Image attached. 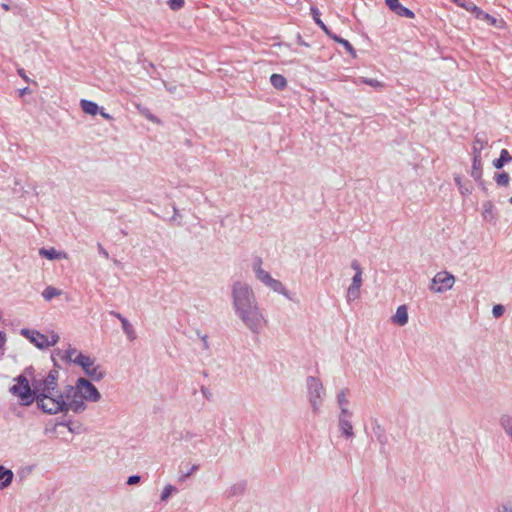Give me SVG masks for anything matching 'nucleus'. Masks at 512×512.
Instances as JSON below:
<instances>
[{"label":"nucleus","mask_w":512,"mask_h":512,"mask_svg":"<svg viewBox=\"0 0 512 512\" xmlns=\"http://www.w3.org/2000/svg\"><path fill=\"white\" fill-rule=\"evenodd\" d=\"M231 301L236 317L252 334H259L267 325V319L251 285L244 281L233 282Z\"/></svg>","instance_id":"nucleus-1"},{"label":"nucleus","mask_w":512,"mask_h":512,"mask_svg":"<svg viewBox=\"0 0 512 512\" xmlns=\"http://www.w3.org/2000/svg\"><path fill=\"white\" fill-rule=\"evenodd\" d=\"M307 400L313 415H319L322 412L326 399V389L322 380L316 376H308L305 379Z\"/></svg>","instance_id":"nucleus-2"},{"label":"nucleus","mask_w":512,"mask_h":512,"mask_svg":"<svg viewBox=\"0 0 512 512\" xmlns=\"http://www.w3.org/2000/svg\"><path fill=\"white\" fill-rule=\"evenodd\" d=\"M252 270L255 274V277L262 284L267 286L273 292L278 293L287 299H290L289 291L285 288L283 283L271 276V274L263 269L262 260L260 258H256L252 263Z\"/></svg>","instance_id":"nucleus-3"},{"label":"nucleus","mask_w":512,"mask_h":512,"mask_svg":"<svg viewBox=\"0 0 512 512\" xmlns=\"http://www.w3.org/2000/svg\"><path fill=\"white\" fill-rule=\"evenodd\" d=\"M252 270L255 274V277L262 284L267 286L273 292L278 293L287 299H290L289 291L285 288L283 283L271 276V274L263 269L262 260L260 258H256L252 263Z\"/></svg>","instance_id":"nucleus-4"},{"label":"nucleus","mask_w":512,"mask_h":512,"mask_svg":"<svg viewBox=\"0 0 512 512\" xmlns=\"http://www.w3.org/2000/svg\"><path fill=\"white\" fill-rule=\"evenodd\" d=\"M9 392L18 399L22 406H29L36 401L35 388H31L28 379L24 375L14 378V384L9 388Z\"/></svg>","instance_id":"nucleus-5"},{"label":"nucleus","mask_w":512,"mask_h":512,"mask_svg":"<svg viewBox=\"0 0 512 512\" xmlns=\"http://www.w3.org/2000/svg\"><path fill=\"white\" fill-rule=\"evenodd\" d=\"M62 391H56L54 395L42 394L36 397V403L39 409L44 413L54 415L58 413H65V400Z\"/></svg>","instance_id":"nucleus-6"},{"label":"nucleus","mask_w":512,"mask_h":512,"mask_svg":"<svg viewBox=\"0 0 512 512\" xmlns=\"http://www.w3.org/2000/svg\"><path fill=\"white\" fill-rule=\"evenodd\" d=\"M20 334L27 338L39 349H46L56 345L60 339L55 331H50L47 334H42L38 330L23 328Z\"/></svg>","instance_id":"nucleus-7"},{"label":"nucleus","mask_w":512,"mask_h":512,"mask_svg":"<svg viewBox=\"0 0 512 512\" xmlns=\"http://www.w3.org/2000/svg\"><path fill=\"white\" fill-rule=\"evenodd\" d=\"M74 364L80 366L84 373L94 381H100L105 376V371L102 366L96 363L94 357L77 354L74 359Z\"/></svg>","instance_id":"nucleus-8"},{"label":"nucleus","mask_w":512,"mask_h":512,"mask_svg":"<svg viewBox=\"0 0 512 512\" xmlns=\"http://www.w3.org/2000/svg\"><path fill=\"white\" fill-rule=\"evenodd\" d=\"M63 394L65 396V413L72 411L79 414L87 409V404L76 390L75 385H66L63 388Z\"/></svg>","instance_id":"nucleus-9"},{"label":"nucleus","mask_w":512,"mask_h":512,"mask_svg":"<svg viewBox=\"0 0 512 512\" xmlns=\"http://www.w3.org/2000/svg\"><path fill=\"white\" fill-rule=\"evenodd\" d=\"M351 268L355 271L351 283L346 290V301L352 303L360 298L363 284V270L357 260L351 262Z\"/></svg>","instance_id":"nucleus-10"},{"label":"nucleus","mask_w":512,"mask_h":512,"mask_svg":"<svg viewBox=\"0 0 512 512\" xmlns=\"http://www.w3.org/2000/svg\"><path fill=\"white\" fill-rule=\"evenodd\" d=\"M455 277L448 271L436 273L430 281L429 290L433 293H445L453 288Z\"/></svg>","instance_id":"nucleus-11"},{"label":"nucleus","mask_w":512,"mask_h":512,"mask_svg":"<svg viewBox=\"0 0 512 512\" xmlns=\"http://www.w3.org/2000/svg\"><path fill=\"white\" fill-rule=\"evenodd\" d=\"M58 371L51 370L44 379L36 380L33 383L35 388L36 397L42 394L54 395L58 389Z\"/></svg>","instance_id":"nucleus-12"},{"label":"nucleus","mask_w":512,"mask_h":512,"mask_svg":"<svg viewBox=\"0 0 512 512\" xmlns=\"http://www.w3.org/2000/svg\"><path fill=\"white\" fill-rule=\"evenodd\" d=\"M76 390L86 402L96 403L101 399L99 390L86 378H79L75 382Z\"/></svg>","instance_id":"nucleus-13"},{"label":"nucleus","mask_w":512,"mask_h":512,"mask_svg":"<svg viewBox=\"0 0 512 512\" xmlns=\"http://www.w3.org/2000/svg\"><path fill=\"white\" fill-rule=\"evenodd\" d=\"M352 417L353 412H344L339 413L338 415V428L341 435L346 439H351L354 437L353 425L351 422Z\"/></svg>","instance_id":"nucleus-14"},{"label":"nucleus","mask_w":512,"mask_h":512,"mask_svg":"<svg viewBox=\"0 0 512 512\" xmlns=\"http://www.w3.org/2000/svg\"><path fill=\"white\" fill-rule=\"evenodd\" d=\"M350 390L347 387L339 389L336 393V403L339 413L352 412L350 410Z\"/></svg>","instance_id":"nucleus-15"},{"label":"nucleus","mask_w":512,"mask_h":512,"mask_svg":"<svg viewBox=\"0 0 512 512\" xmlns=\"http://www.w3.org/2000/svg\"><path fill=\"white\" fill-rule=\"evenodd\" d=\"M385 3L392 12L400 17H406L409 19H413L415 17L414 12L403 6L399 0H385Z\"/></svg>","instance_id":"nucleus-16"},{"label":"nucleus","mask_w":512,"mask_h":512,"mask_svg":"<svg viewBox=\"0 0 512 512\" xmlns=\"http://www.w3.org/2000/svg\"><path fill=\"white\" fill-rule=\"evenodd\" d=\"M409 321L408 309L406 305L397 307L395 314L391 317V322L398 326H405Z\"/></svg>","instance_id":"nucleus-17"},{"label":"nucleus","mask_w":512,"mask_h":512,"mask_svg":"<svg viewBox=\"0 0 512 512\" xmlns=\"http://www.w3.org/2000/svg\"><path fill=\"white\" fill-rule=\"evenodd\" d=\"M111 315H113L115 318H117L121 325H122V329H123V332L126 334L127 338L130 340V341H134L136 339V333H135V330L133 328V326L130 324V322L120 313L118 312H111Z\"/></svg>","instance_id":"nucleus-18"},{"label":"nucleus","mask_w":512,"mask_h":512,"mask_svg":"<svg viewBox=\"0 0 512 512\" xmlns=\"http://www.w3.org/2000/svg\"><path fill=\"white\" fill-rule=\"evenodd\" d=\"M474 16H475V18H477L479 20L487 22L491 26H495V27H499V28H501L503 26V21L497 20L495 17L484 12L479 7L475 11Z\"/></svg>","instance_id":"nucleus-19"},{"label":"nucleus","mask_w":512,"mask_h":512,"mask_svg":"<svg viewBox=\"0 0 512 512\" xmlns=\"http://www.w3.org/2000/svg\"><path fill=\"white\" fill-rule=\"evenodd\" d=\"M14 478V473L11 469L0 465V490H3L11 485Z\"/></svg>","instance_id":"nucleus-20"},{"label":"nucleus","mask_w":512,"mask_h":512,"mask_svg":"<svg viewBox=\"0 0 512 512\" xmlns=\"http://www.w3.org/2000/svg\"><path fill=\"white\" fill-rule=\"evenodd\" d=\"M471 177L475 181H477L479 183H482V161H481V156L475 155V157L472 158Z\"/></svg>","instance_id":"nucleus-21"},{"label":"nucleus","mask_w":512,"mask_h":512,"mask_svg":"<svg viewBox=\"0 0 512 512\" xmlns=\"http://www.w3.org/2000/svg\"><path fill=\"white\" fill-rule=\"evenodd\" d=\"M39 254L49 260L67 259L68 257L66 252L58 251L55 248H41Z\"/></svg>","instance_id":"nucleus-22"},{"label":"nucleus","mask_w":512,"mask_h":512,"mask_svg":"<svg viewBox=\"0 0 512 512\" xmlns=\"http://www.w3.org/2000/svg\"><path fill=\"white\" fill-rule=\"evenodd\" d=\"M80 107L84 113L91 116L97 115L100 108L97 103L87 99L80 100Z\"/></svg>","instance_id":"nucleus-23"},{"label":"nucleus","mask_w":512,"mask_h":512,"mask_svg":"<svg viewBox=\"0 0 512 512\" xmlns=\"http://www.w3.org/2000/svg\"><path fill=\"white\" fill-rule=\"evenodd\" d=\"M482 216H483L484 220L489 221V222H492L496 219L494 205L491 201H486L483 203Z\"/></svg>","instance_id":"nucleus-24"},{"label":"nucleus","mask_w":512,"mask_h":512,"mask_svg":"<svg viewBox=\"0 0 512 512\" xmlns=\"http://www.w3.org/2000/svg\"><path fill=\"white\" fill-rule=\"evenodd\" d=\"M311 14L313 16V19L315 23L329 36L333 35V33L328 29V27L324 24V22L320 19V11L318 8L312 6L311 7Z\"/></svg>","instance_id":"nucleus-25"},{"label":"nucleus","mask_w":512,"mask_h":512,"mask_svg":"<svg viewBox=\"0 0 512 512\" xmlns=\"http://www.w3.org/2000/svg\"><path fill=\"white\" fill-rule=\"evenodd\" d=\"M512 161V157L506 149H502L500 157L493 161V166L496 169H501L506 163Z\"/></svg>","instance_id":"nucleus-26"},{"label":"nucleus","mask_w":512,"mask_h":512,"mask_svg":"<svg viewBox=\"0 0 512 512\" xmlns=\"http://www.w3.org/2000/svg\"><path fill=\"white\" fill-rule=\"evenodd\" d=\"M270 82L271 85L278 90H282L287 86V81L281 74H272L270 76Z\"/></svg>","instance_id":"nucleus-27"},{"label":"nucleus","mask_w":512,"mask_h":512,"mask_svg":"<svg viewBox=\"0 0 512 512\" xmlns=\"http://www.w3.org/2000/svg\"><path fill=\"white\" fill-rule=\"evenodd\" d=\"M486 145L487 141L481 138L479 135H477L472 146L473 157H475V155L481 156V151L484 149Z\"/></svg>","instance_id":"nucleus-28"},{"label":"nucleus","mask_w":512,"mask_h":512,"mask_svg":"<svg viewBox=\"0 0 512 512\" xmlns=\"http://www.w3.org/2000/svg\"><path fill=\"white\" fill-rule=\"evenodd\" d=\"M331 39H333L335 42L337 43H340L341 45H343V47L345 48V50L353 57L355 58L356 57V51L355 49L353 48V46L349 43V41H347L346 39H343L339 36H337L336 34H333L331 35L330 37Z\"/></svg>","instance_id":"nucleus-29"},{"label":"nucleus","mask_w":512,"mask_h":512,"mask_svg":"<svg viewBox=\"0 0 512 512\" xmlns=\"http://www.w3.org/2000/svg\"><path fill=\"white\" fill-rule=\"evenodd\" d=\"M62 294L61 290L53 287V286H47L43 292H42V297L46 300V301H50L52 300L54 297L56 296H60Z\"/></svg>","instance_id":"nucleus-30"},{"label":"nucleus","mask_w":512,"mask_h":512,"mask_svg":"<svg viewBox=\"0 0 512 512\" xmlns=\"http://www.w3.org/2000/svg\"><path fill=\"white\" fill-rule=\"evenodd\" d=\"M175 492H177V488L175 486L171 484L165 485L160 494V500L162 502H166L170 498V496Z\"/></svg>","instance_id":"nucleus-31"},{"label":"nucleus","mask_w":512,"mask_h":512,"mask_svg":"<svg viewBox=\"0 0 512 512\" xmlns=\"http://www.w3.org/2000/svg\"><path fill=\"white\" fill-rule=\"evenodd\" d=\"M494 179L498 186H507L510 181V177L506 172L496 174Z\"/></svg>","instance_id":"nucleus-32"},{"label":"nucleus","mask_w":512,"mask_h":512,"mask_svg":"<svg viewBox=\"0 0 512 512\" xmlns=\"http://www.w3.org/2000/svg\"><path fill=\"white\" fill-rule=\"evenodd\" d=\"M459 7L464 8L467 11L472 12L473 14L477 10L478 6H476L472 2L464 1V0H453Z\"/></svg>","instance_id":"nucleus-33"},{"label":"nucleus","mask_w":512,"mask_h":512,"mask_svg":"<svg viewBox=\"0 0 512 512\" xmlns=\"http://www.w3.org/2000/svg\"><path fill=\"white\" fill-rule=\"evenodd\" d=\"M501 425L504 428L505 432L512 438V418L509 416L502 417Z\"/></svg>","instance_id":"nucleus-34"},{"label":"nucleus","mask_w":512,"mask_h":512,"mask_svg":"<svg viewBox=\"0 0 512 512\" xmlns=\"http://www.w3.org/2000/svg\"><path fill=\"white\" fill-rule=\"evenodd\" d=\"M196 437H197V435L193 431H190V430H183L179 434V440L184 441V442H190L193 439H195Z\"/></svg>","instance_id":"nucleus-35"},{"label":"nucleus","mask_w":512,"mask_h":512,"mask_svg":"<svg viewBox=\"0 0 512 512\" xmlns=\"http://www.w3.org/2000/svg\"><path fill=\"white\" fill-rule=\"evenodd\" d=\"M77 354H82L79 352L76 348L69 347L65 352V360L71 363H74V359L77 356Z\"/></svg>","instance_id":"nucleus-36"},{"label":"nucleus","mask_w":512,"mask_h":512,"mask_svg":"<svg viewBox=\"0 0 512 512\" xmlns=\"http://www.w3.org/2000/svg\"><path fill=\"white\" fill-rule=\"evenodd\" d=\"M360 82L364 83L366 85H369L371 87H374V88H382L383 87V83L378 81L377 79L362 77V78H360Z\"/></svg>","instance_id":"nucleus-37"},{"label":"nucleus","mask_w":512,"mask_h":512,"mask_svg":"<svg viewBox=\"0 0 512 512\" xmlns=\"http://www.w3.org/2000/svg\"><path fill=\"white\" fill-rule=\"evenodd\" d=\"M454 180H455L456 185L458 186L459 192L462 195H467L470 193V190L462 184L461 176H459V175L455 176Z\"/></svg>","instance_id":"nucleus-38"},{"label":"nucleus","mask_w":512,"mask_h":512,"mask_svg":"<svg viewBox=\"0 0 512 512\" xmlns=\"http://www.w3.org/2000/svg\"><path fill=\"white\" fill-rule=\"evenodd\" d=\"M184 0H168V5L171 10L177 11L184 6Z\"/></svg>","instance_id":"nucleus-39"},{"label":"nucleus","mask_w":512,"mask_h":512,"mask_svg":"<svg viewBox=\"0 0 512 512\" xmlns=\"http://www.w3.org/2000/svg\"><path fill=\"white\" fill-rule=\"evenodd\" d=\"M496 512H512V503L507 501L499 505Z\"/></svg>","instance_id":"nucleus-40"},{"label":"nucleus","mask_w":512,"mask_h":512,"mask_svg":"<svg viewBox=\"0 0 512 512\" xmlns=\"http://www.w3.org/2000/svg\"><path fill=\"white\" fill-rule=\"evenodd\" d=\"M504 313V307L500 304L494 305L492 308V314L495 318H499Z\"/></svg>","instance_id":"nucleus-41"},{"label":"nucleus","mask_w":512,"mask_h":512,"mask_svg":"<svg viewBox=\"0 0 512 512\" xmlns=\"http://www.w3.org/2000/svg\"><path fill=\"white\" fill-rule=\"evenodd\" d=\"M200 391H201L203 397L206 398L207 400H210L212 398V392L210 391L209 388H207L205 386H201Z\"/></svg>","instance_id":"nucleus-42"},{"label":"nucleus","mask_w":512,"mask_h":512,"mask_svg":"<svg viewBox=\"0 0 512 512\" xmlns=\"http://www.w3.org/2000/svg\"><path fill=\"white\" fill-rule=\"evenodd\" d=\"M141 480V477L139 475H132L128 477L127 484L128 485H134L137 484Z\"/></svg>","instance_id":"nucleus-43"},{"label":"nucleus","mask_w":512,"mask_h":512,"mask_svg":"<svg viewBox=\"0 0 512 512\" xmlns=\"http://www.w3.org/2000/svg\"><path fill=\"white\" fill-rule=\"evenodd\" d=\"M98 114H100L106 120H112L113 119V117L109 113L105 112L103 108H99Z\"/></svg>","instance_id":"nucleus-44"},{"label":"nucleus","mask_w":512,"mask_h":512,"mask_svg":"<svg viewBox=\"0 0 512 512\" xmlns=\"http://www.w3.org/2000/svg\"><path fill=\"white\" fill-rule=\"evenodd\" d=\"M98 250H99V253L104 257V258H108L109 257V254L107 252V250L101 245V244H98Z\"/></svg>","instance_id":"nucleus-45"},{"label":"nucleus","mask_w":512,"mask_h":512,"mask_svg":"<svg viewBox=\"0 0 512 512\" xmlns=\"http://www.w3.org/2000/svg\"><path fill=\"white\" fill-rule=\"evenodd\" d=\"M6 343V334L3 331H0V349L5 345Z\"/></svg>","instance_id":"nucleus-46"},{"label":"nucleus","mask_w":512,"mask_h":512,"mask_svg":"<svg viewBox=\"0 0 512 512\" xmlns=\"http://www.w3.org/2000/svg\"><path fill=\"white\" fill-rule=\"evenodd\" d=\"M201 340L203 342V346L205 349H207L209 347V343H208V336L207 335H203L201 337Z\"/></svg>","instance_id":"nucleus-47"},{"label":"nucleus","mask_w":512,"mask_h":512,"mask_svg":"<svg viewBox=\"0 0 512 512\" xmlns=\"http://www.w3.org/2000/svg\"><path fill=\"white\" fill-rule=\"evenodd\" d=\"M297 42H298L300 45H302V46L309 47V44H308V43H306V42L302 39L301 35H299V34H298V36H297Z\"/></svg>","instance_id":"nucleus-48"},{"label":"nucleus","mask_w":512,"mask_h":512,"mask_svg":"<svg viewBox=\"0 0 512 512\" xmlns=\"http://www.w3.org/2000/svg\"><path fill=\"white\" fill-rule=\"evenodd\" d=\"M18 74L25 80V81H28V77L26 76L25 72L23 69H19L18 70Z\"/></svg>","instance_id":"nucleus-49"},{"label":"nucleus","mask_w":512,"mask_h":512,"mask_svg":"<svg viewBox=\"0 0 512 512\" xmlns=\"http://www.w3.org/2000/svg\"><path fill=\"white\" fill-rule=\"evenodd\" d=\"M61 425L67 427L70 432H73V429L71 428V422H63Z\"/></svg>","instance_id":"nucleus-50"},{"label":"nucleus","mask_w":512,"mask_h":512,"mask_svg":"<svg viewBox=\"0 0 512 512\" xmlns=\"http://www.w3.org/2000/svg\"><path fill=\"white\" fill-rule=\"evenodd\" d=\"M147 118H148L149 120H151V121H156V117H155L154 115H152V114H148V115H147Z\"/></svg>","instance_id":"nucleus-51"},{"label":"nucleus","mask_w":512,"mask_h":512,"mask_svg":"<svg viewBox=\"0 0 512 512\" xmlns=\"http://www.w3.org/2000/svg\"><path fill=\"white\" fill-rule=\"evenodd\" d=\"M197 469H198V466L197 465H193L192 468H191V472H189L187 474V476L190 475L192 472L196 471Z\"/></svg>","instance_id":"nucleus-52"},{"label":"nucleus","mask_w":512,"mask_h":512,"mask_svg":"<svg viewBox=\"0 0 512 512\" xmlns=\"http://www.w3.org/2000/svg\"><path fill=\"white\" fill-rule=\"evenodd\" d=\"M27 91H28V88H27V87H26V88L21 89V90H20V95H24L25 93H27Z\"/></svg>","instance_id":"nucleus-53"},{"label":"nucleus","mask_w":512,"mask_h":512,"mask_svg":"<svg viewBox=\"0 0 512 512\" xmlns=\"http://www.w3.org/2000/svg\"><path fill=\"white\" fill-rule=\"evenodd\" d=\"M2 8L4 10L8 11L9 10V5L4 3V4H2Z\"/></svg>","instance_id":"nucleus-54"},{"label":"nucleus","mask_w":512,"mask_h":512,"mask_svg":"<svg viewBox=\"0 0 512 512\" xmlns=\"http://www.w3.org/2000/svg\"><path fill=\"white\" fill-rule=\"evenodd\" d=\"M232 490H233V491L231 492V495H235L236 487H233V488H232Z\"/></svg>","instance_id":"nucleus-55"},{"label":"nucleus","mask_w":512,"mask_h":512,"mask_svg":"<svg viewBox=\"0 0 512 512\" xmlns=\"http://www.w3.org/2000/svg\"><path fill=\"white\" fill-rule=\"evenodd\" d=\"M170 92H173L175 90V88L173 87H170V88H167Z\"/></svg>","instance_id":"nucleus-56"},{"label":"nucleus","mask_w":512,"mask_h":512,"mask_svg":"<svg viewBox=\"0 0 512 512\" xmlns=\"http://www.w3.org/2000/svg\"><path fill=\"white\" fill-rule=\"evenodd\" d=\"M509 202L512 204V197L509 199Z\"/></svg>","instance_id":"nucleus-57"}]
</instances>
